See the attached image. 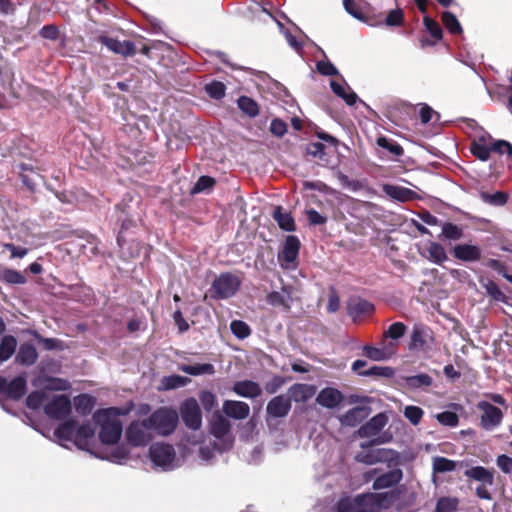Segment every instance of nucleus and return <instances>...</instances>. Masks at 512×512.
I'll use <instances>...</instances> for the list:
<instances>
[{
    "instance_id": "obj_1",
    "label": "nucleus",
    "mask_w": 512,
    "mask_h": 512,
    "mask_svg": "<svg viewBox=\"0 0 512 512\" xmlns=\"http://www.w3.org/2000/svg\"><path fill=\"white\" fill-rule=\"evenodd\" d=\"M134 407L130 402L127 407H109L97 410L93 414V421L100 426L99 439L104 444L113 445L118 443L123 432L120 416L127 415Z\"/></svg>"
},
{
    "instance_id": "obj_2",
    "label": "nucleus",
    "mask_w": 512,
    "mask_h": 512,
    "mask_svg": "<svg viewBox=\"0 0 512 512\" xmlns=\"http://www.w3.org/2000/svg\"><path fill=\"white\" fill-rule=\"evenodd\" d=\"M147 421L154 434L168 436L177 428L179 415L172 408L160 407L147 418Z\"/></svg>"
},
{
    "instance_id": "obj_3",
    "label": "nucleus",
    "mask_w": 512,
    "mask_h": 512,
    "mask_svg": "<svg viewBox=\"0 0 512 512\" xmlns=\"http://www.w3.org/2000/svg\"><path fill=\"white\" fill-rule=\"evenodd\" d=\"M363 450L357 453L355 459L367 465L376 463H386L389 468L397 466L399 463V453L386 448H369V445L361 444Z\"/></svg>"
},
{
    "instance_id": "obj_4",
    "label": "nucleus",
    "mask_w": 512,
    "mask_h": 512,
    "mask_svg": "<svg viewBox=\"0 0 512 512\" xmlns=\"http://www.w3.org/2000/svg\"><path fill=\"white\" fill-rule=\"evenodd\" d=\"M149 458L155 467L163 471H171L180 466V460L172 445L155 443L149 448Z\"/></svg>"
},
{
    "instance_id": "obj_5",
    "label": "nucleus",
    "mask_w": 512,
    "mask_h": 512,
    "mask_svg": "<svg viewBox=\"0 0 512 512\" xmlns=\"http://www.w3.org/2000/svg\"><path fill=\"white\" fill-rule=\"evenodd\" d=\"M210 434L215 438L216 448L222 453L232 448L233 436L231 434V424L220 414H215L210 422Z\"/></svg>"
},
{
    "instance_id": "obj_6",
    "label": "nucleus",
    "mask_w": 512,
    "mask_h": 512,
    "mask_svg": "<svg viewBox=\"0 0 512 512\" xmlns=\"http://www.w3.org/2000/svg\"><path fill=\"white\" fill-rule=\"evenodd\" d=\"M125 440L131 447H145L154 438V433L146 419L132 421L125 430Z\"/></svg>"
},
{
    "instance_id": "obj_7",
    "label": "nucleus",
    "mask_w": 512,
    "mask_h": 512,
    "mask_svg": "<svg viewBox=\"0 0 512 512\" xmlns=\"http://www.w3.org/2000/svg\"><path fill=\"white\" fill-rule=\"evenodd\" d=\"M241 280L238 276L225 272L221 273L212 283V297L214 299H228L239 290Z\"/></svg>"
},
{
    "instance_id": "obj_8",
    "label": "nucleus",
    "mask_w": 512,
    "mask_h": 512,
    "mask_svg": "<svg viewBox=\"0 0 512 512\" xmlns=\"http://www.w3.org/2000/svg\"><path fill=\"white\" fill-rule=\"evenodd\" d=\"M409 339V350L423 352L430 350L435 340L431 328L422 323L413 325Z\"/></svg>"
},
{
    "instance_id": "obj_9",
    "label": "nucleus",
    "mask_w": 512,
    "mask_h": 512,
    "mask_svg": "<svg viewBox=\"0 0 512 512\" xmlns=\"http://www.w3.org/2000/svg\"><path fill=\"white\" fill-rule=\"evenodd\" d=\"M477 409L481 412L480 426L485 431H493L498 428L503 421L504 414L502 410L488 401H479Z\"/></svg>"
},
{
    "instance_id": "obj_10",
    "label": "nucleus",
    "mask_w": 512,
    "mask_h": 512,
    "mask_svg": "<svg viewBox=\"0 0 512 512\" xmlns=\"http://www.w3.org/2000/svg\"><path fill=\"white\" fill-rule=\"evenodd\" d=\"M180 414L184 424L192 429L198 430L202 425V413L195 398L184 400L180 406Z\"/></svg>"
},
{
    "instance_id": "obj_11",
    "label": "nucleus",
    "mask_w": 512,
    "mask_h": 512,
    "mask_svg": "<svg viewBox=\"0 0 512 512\" xmlns=\"http://www.w3.org/2000/svg\"><path fill=\"white\" fill-rule=\"evenodd\" d=\"M70 412L71 401L66 395H55L44 405V413L51 419H64Z\"/></svg>"
},
{
    "instance_id": "obj_12",
    "label": "nucleus",
    "mask_w": 512,
    "mask_h": 512,
    "mask_svg": "<svg viewBox=\"0 0 512 512\" xmlns=\"http://www.w3.org/2000/svg\"><path fill=\"white\" fill-rule=\"evenodd\" d=\"M300 249V241L294 235L287 236L282 252L279 255V259L282 262V267L290 268L292 263H294L298 257Z\"/></svg>"
},
{
    "instance_id": "obj_13",
    "label": "nucleus",
    "mask_w": 512,
    "mask_h": 512,
    "mask_svg": "<svg viewBox=\"0 0 512 512\" xmlns=\"http://www.w3.org/2000/svg\"><path fill=\"white\" fill-rule=\"evenodd\" d=\"M291 410V401L288 396L278 395L273 397L267 404L266 411L270 417L282 418L288 415Z\"/></svg>"
},
{
    "instance_id": "obj_14",
    "label": "nucleus",
    "mask_w": 512,
    "mask_h": 512,
    "mask_svg": "<svg viewBox=\"0 0 512 512\" xmlns=\"http://www.w3.org/2000/svg\"><path fill=\"white\" fill-rule=\"evenodd\" d=\"M100 42L103 45H105L109 50L125 57L132 56L136 52L135 44L129 40L119 41L115 38L101 36Z\"/></svg>"
},
{
    "instance_id": "obj_15",
    "label": "nucleus",
    "mask_w": 512,
    "mask_h": 512,
    "mask_svg": "<svg viewBox=\"0 0 512 512\" xmlns=\"http://www.w3.org/2000/svg\"><path fill=\"white\" fill-rule=\"evenodd\" d=\"M222 411L229 418L243 420L249 416L250 407L243 401L225 400L222 405Z\"/></svg>"
},
{
    "instance_id": "obj_16",
    "label": "nucleus",
    "mask_w": 512,
    "mask_h": 512,
    "mask_svg": "<svg viewBox=\"0 0 512 512\" xmlns=\"http://www.w3.org/2000/svg\"><path fill=\"white\" fill-rule=\"evenodd\" d=\"M317 388L313 384L296 383L288 389V398L297 403H304L316 394Z\"/></svg>"
},
{
    "instance_id": "obj_17",
    "label": "nucleus",
    "mask_w": 512,
    "mask_h": 512,
    "mask_svg": "<svg viewBox=\"0 0 512 512\" xmlns=\"http://www.w3.org/2000/svg\"><path fill=\"white\" fill-rule=\"evenodd\" d=\"M343 399L344 396L339 390L326 387L318 393L316 402L324 408L334 409L341 404Z\"/></svg>"
},
{
    "instance_id": "obj_18",
    "label": "nucleus",
    "mask_w": 512,
    "mask_h": 512,
    "mask_svg": "<svg viewBox=\"0 0 512 512\" xmlns=\"http://www.w3.org/2000/svg\"><path fill=\"white\" fill-rule=\"evenodd\" d=\"M403 478V472L400 468H392L378 476L373 482L374 490H382L387 488H392L396 486Z\"/></svg>"
},
{
    "instance_id": "obj_19",
    "label": "nucleus",
    "mask_w": 512,
    "mask_h": 512,
    "mask_svg": "<svg viewBox=\"0 0 512 512\" xmlns=\"http://www.w3.org/2000/svg\"><path fill=\"white\" fill-rule=\"evenodd\" d=\"M232 391L243 398L255 399L262 393L261 386L252 380L236 381L232 386Z\"/></svg>"
},
{
    "instance_id": "obj_20",
    "label": "nucleus",
    "mask_w": 512,
    "mask_h": 512,
    "mask_svg": "<svg viewBox=\"0 0 512 512\" xmlns=\"http://www.w3.org/2000/svg\"><path fill=\"white\" fill-rule=\"evenodd\" d=\"M491 142L492 138L490 135H481L477 137L471 143V153L481 161H487L491 154Z\"/></svg>"
},
{
    "instance_id": "obj_21",
    "label": "nucleus",
    "mask_w": 512,
    "mask_h": 512,
    "mask_svg": "<svg viewBox=\"0 0 512 512\" xmlns=\"http://www.w3.org/2000/svg\"><path fill=\"white\" fill-rule=\"evenodd\" d=\"M383 191L388 197L399 202H407L418 198L416 192L403 186L385 184L383 185Z\"/></svg>"
},
{
    "instance_id": "obj_22",
    "label": "nucleus",
    "mask_w": 512,
    "mask_h": 512,
    "mask_svg": "<svg viewBox=\"0 0 512 512\" xmlns=\"http://www.w3.org/2000/svg\"><path fill=\"white\" fill-rule=\"evenodd\" d=\"M26 385V379L23 376H17L9 382L5 378L3 394L10 399L19 400L26 392Z\"/></svg>"
},
{
    "instance_id": "obj_23",
    "label": "nucleus",
    "mask_w": 512,
    "mask_h": 512,
    "mask_svg": "<svg viewBox=\"0 0 512 512\" xmlns=\"http://www.w3.org/2000/svg\"><path fill=\"white\" fill-rule=\"evenodd\" d=\"M369 415V408L357 406L348 410L339 417L340 423L344 426L356 427Z\"/></svg>"
},
{
    "instance_id": "obj_24",
    "label": "nucleus",
    "mask_w": 512,
    "mask_h": 512,
    "mask_svg": "<svg viewBox=\"0 0 512 512\" xmlns=\"http://www.w3.org/2000/svg\"><path fill=\"white\" fill-rule=\"evenodd\" d=\"M95 434L92 422H85L75 428V445L82 450H88L89 442Z\"/></svg>"
},
{
    "instance_id": "obj_25",
    "label": "nucleus",
    "mask_w": 512,
    "mask_h": 512,
    "mask_svg": "<svg viewBox=\"0 0 512 512\" xmlns=\"http://www.w3.org/2000/svg\"><path fill=\"white\" fill-rule=\"evenodd\" d=\"M453 254L455 258L466 262L478 261L481 258L480 248L470 244L456 245L453 249Z\"/></svg>"
},
{
    "instance_id": "obj_26",
    "label": "nucleus",
    "mask_w": 512,
    "mask_h": 512,
    "mask_svg": "<svg viewBox=\"0 0 512 512\" xmlns=\"http://www.w3.org/2000/svg\"><path fill=\"white\" fill-rule=\"evenodd\" d=\"M374 311V305L361 298L351 299L347 305V312L354 320L362 315L370 314Z\"/></svg>"
},
{
    "instance_id": "obj_27",
    "label": "nucleus",
    "mask_w": 512,
    "mask_h": 512,
    "mask_svg": "<svg viewBox=\"0 0 512 512\" xmlns=\"http://www.w3.org/2000/svg\"><path fill=\"white\" fill-rule=\"evenodd\" d=\"M387 420L385 414L379 413L359 429V434L366 437L374 436L386 426Z\"/></svg>"
},
{
    "instance_id": "obj_28",
    "label": "nucleus",
    "mask_w": 512,
    "mask_h": 512,
    "mask_svg": "<svg viewBox=\"0 0 512 512\" xmlns=\"http://www.w3.org/2000/svg\"><path fill=\"white\" fill-rule=\"evenodd\" d=\"M267 302L276 307L289 309L292 302L290 287H282L280 291H272L267 295Z\"/></svg>"
},
{
    "instance_id": "obj_29",
    "label": "nucleus",
    "mask_w": 512,
    "mask_h": 512,
    "mask_svg": "<svg viewBox=\"0 0 512 512\" xmlns=\"http://www.w3.org/2000/svg\"><path fill=\"white\" fill-rule=\"evenodd\" d=\"M330 87L333 93L344 100L347 105L353 106L358 101L357 94L345 82L339 83L332 80Z\"/></svg>"
},
{
    "instance_id": "obj_30",
    "label": "nucleus",
    "mask_w": 512,
    "mask_h": 512,
    "mask_svg": "<svg viewBox=\"0 0 512 512\" xmlns=\"http://www.w3.org/2000/svg\"><path fill=\"white\" fill-rule=\"evenodd\" d=\"M37 359L38 353L34 345L31 343H23L19 348L15 360L21 365L31 366L36 363Z\"/></svg>"
},
{
    "instance_id": "obj_31",
    "label": "nucleus",
    "mask_w": 512,
    "mask_h": 512,
    "mask_svg": "<svg viewBox=\"0 0 512 512\" xmlns=\"http://www.w3.org/2000/svg\"><path fill=\"white\" fill-rule=\"evenodd\" d=\"M464 475L470 479L490 486L494 483L493 473L483 466L471 467L464 472Z\"/></svg>"
},
{
    "instance_id": "obj_32",
    "label": "nucleus",
    "mask_w": 512,
    "mask_h": 512,
    "mask_svg": "<svg viewBox=\"0 0 512 512\" xmlns=\"http://www.w3.org/2000/svg\"><path fill=\"white\" fill-rule=\"evenodd\" d=\"M273 218L279 225V227L287 232L295 230V221L292 215L285 211L281 206L275 207L273 211Z\"/></svg>"
},
{
    "instance_id": "obj_33",
    "label": "nucleus",
    "mask_w": 512,
    "mask_h": 512,
    "mask_svg": "<svg viewBox=\"0 0 512 512\" xmlns=\"http://www.w3.org/2000/svg\"><path fill=\"white\" fill-rule=\"evenodd\" d=\"M130 450L126 445H118L105 455H97L100 459H106L112 463L123 464L129 458Z\"/></svg>"
},
{
    "instance_id": "obj_34",
    "label": "nucleus",
    "mask_w": 512,
    "mask_h": 512,
    "mask_svg": "<svg viewBox=\"0 0 512 512\" xmlns=\"http://www.w3.org/2000/svg\"><path fill=\"white\" fill-rule=\"evenodd\" d=\"M17 339L12 335H5L0 341V363L9 360L17 348Z\"/></svg>"
},
{
    "instance_id": "obj_35",
    "label": "nucleus",
    "mask_w": 512,
    "mask_h": 512,
    "mask_svg": "<svg viewBox=\"0 0 512 512\" xmlns=\"http://www.w3.org/2000/svg\"><path fill=\"white\" fill-rule=\"evenodd\" d=\"M179 370L189 374L191 376H199V375H212L215 373V368L210 363H203V364H182L179 366Z\"/></svg>"
},
{
    "instance_id": "obj_36",
    "label": "nucleus",
    "mask_w": 512,
    "mask_h": 512,
    "mask_svg": "<svg viewBox=\"0 0 512 512\" xmlns=\"http://www.w3.org/2000/svg\"><path fill=\"white\" fill-rule=\"evenodd\" d=\"M75 428L76 422L68 420L60 424L54 434L60 441H73L75 443Z\"/></svg>"
},
{
    "instance_id": "obj_37",
    "label": "nucleus",
    "mask_w": 512,
    "mask_h": 512,
    "mask_svg": "<svg viewBox=\"0 0 512 512\" xmlns=\"http://www.w3.org/2000/svg\"><path fill=\"white\" fill-rule=\"evenodd\" d=\"M238 108L250 118L259 114V107L256 101L248 96H241L237 100Z\"/></svg>"
},
{
    "instance_id": "obj_38",
    "label": "nucleus",
    "mask_w": 512,
    "mask_h": 512,
    "mask_svg": "<svg viewBox=\"0 0 512 512\" xmlns=\"http://www.w3.org/2000/svg\"><path fill=\"white\" fill-rule=\"evenodd\" d=\"M479 196L484 203L492 206H503L508 201V195L502 191H496L492 194L482 191Z\"/></svg>"
},
{
    "instance_id": "obj_39",
    "label": "nucleus",
    "mask_w": 512,
    "mask_h": 512,
    "mask_svg": "<svg viewBox=\"0 0 512 512\" xmlns=\"http://www.w3.org/2000/svg\"><path fill=\"white\" fill-rule=\"evenodd\" d=\"M21 179L23 184L28 187L30 190H33L36 186L37 178H40V175L33 170L28 164H21Z\"/></svg>"
},
{
    "instance_id": "obj_40",
    "label": "nucleus",
    "mask_w": 512,
    "mask_h": 512,
    "mask_svg": "<svg viewBox=\"0 0 512 512\" xmlns=\"http://www.w3.org/2000/svg\"><path fill=\"white\" fill-rule=\"evenodd\" d=\"M442 22L445 26V28L451 33V34H461L462 33V26L456 16L449 12L445 11L442 14Z\"/></svg>"
},
{
    "instance_id": "obj_41",
    "label": "nucleus",
    "mask_w": 512,
    "mask_h": 512,
    "mask_svg": "<svg viewBox=\"0 0 512 512\" xmlns=\"http://www.w3.org/2000/svg\"><path fill=\"white\" fill-rule=\"evenodd\" d=\"M463 235L462 229L453 224L451 222H446L442 226V232L439 235L440 239H448V240H459Z\"/></svg>"
},
{
    "instance_id": "obj_42",
    "label": "nucleus",
    "mask_w": 512,
    "mask_h": 512,
    "mask_svg": "<svg viewBox=\"0 0 512 512\" xmlns=\"http://www.w3.org/2000/svg\"><path fill=\"white\" fill-rule=\"evenodd\" d=\"M395 344L393 342H390L388 347L385 348H375V347H366V355L375 361H380L385 358H387L391 353L392 349L394 348Z\"/></svg>"
},
{
    "instance_id": "obj_43",
    "label": "nucleus",
    "mask_w": 512,
    "mask_h": 512,
    "mask_svg": "<svg viewBox=\"0 0 512 512\" xmlns=\"http://www.w3.org/2000/svg\"><path fill=\"white\" fill-rule=\"evenodd\" d=\"M190 380L180 375H170L162 379V388L164 390H171L184 387Z\"/></svg>"
},
{
    "instance_id": "obj_44",
    "label": "nucleus",
    "mask_w": 512,
    "mask_h": 512,
    "mask_svg": "<svg viewBox=\"0 0 512 512\" xmlns=\"http://www.w3.org/2000/svg\"><path fill=\"white\" fill-rule=\"evenodd\" d=\"M43 387L50 391H66L71 388V384L62 378L48 377L45 379Z\"/></svg>"
},
{
    "instance_id": "obj_45",
    "label": "nucleus",
    "mask_w": 512,
    "mask_h": 512,
    "mask_svg": "<svg viewBox=\"0 0 512 512\" xmlns=\"http://www.w3.org/2000/svg\"><path fill=\"white\" fill-rule=\"evenodd\" d=\"M459 501L454 497H440L437 500L435 512H455Z\"/></svg>"
},
{
    "instance_id": "obj_46",
    "label": "nucleus",
    "mask_w": 512,
    "mask_h": 512,
    "mask_svg": "<svg viewBox=\"0 0 512 512\" xmlns=\"http://www.w3.org/2000/svg\"><path fill=\"white\" fill-rule=\"evenodd\" d=\"M76 410L84 415L90 413L94 407V398L87 394L75 398Z\"/></svg>"
},
{
    "instance_id": "obj_47",
    "label": "nucleus",
    "mask_w": 512,
    "mask_h": 512,
    "mask_svg": "<svg viewBox=\"0 0 512 512\" xmlns=\"http://www.w3.org/2000/svg\"><path fill=\"white\" fill-rule=\"evenodd\" d=\"M407 327L402 322H395L391 324L387 330L384 331L383 336L385 338H389L392 341H398L401 337L404 336Z\"/></svg>"
},
{
    "instance_id": "obj_48",
    "label": "nucleus",
    "mask_w": 512,
    "mask_h": 512,
    "mask_svg": "<svg viewBox=\"0 0 512 512\" xmlns=\"http://www.w3.org/2000/svg\"><path fill=\"white\" fill-rule=\"evenodd\" d=\"M406 382L409 387L411 388H421V387H428L432 384L433 379L430 375L426 373H421L417 375L410 376L406 379Z\"/></svg>"
},
{
    "instance_id": "obj_49",
    "label": "nucleus",
    "mask_w": 512,
    "mask_h": 512,
    "mask_svg": "<svg viewBox=\"0 0 512 512\" xmlns=\"http://www.w3.org/2000/svg\"><path fill=\"white\" fill-rule=\"evenodd\" d=\"M456 463L453 460L445 457H435L433 459V471L435 473L451 472L455 470Z\"/></svg>"
},
{
    "instance_id": "obj_50",
    "label": "nucleus",
    "mask_w": 512,
    "mask_h": 512,
    "mask_svg": "<svg viewBox=\"0 0 512 512\" xmlns=\"http://www.w3.org/2000/svg\"><path fill=\"white\" fill-rule=\"evenodd\" d=\"M429 259L437 264H441L447 259L445 249L436 242H431L428 247Z\"/></svg>"
},
{
    "instance_id": "obj_51",
    "label": "nucleus",
    "mask_w": 512,
    "mask_h": 512,
    "mask_svg": "<svg viewBox=\"0 0 512 512\" xmlns=\"http://www.w3.org/2000/svg\"><path fill=\"white\" fill-rule=\"evenodd\" d=\"M404 12L400 8L390 10L384 20V24L388 27H399L404 23Z\"/></svg>"
},
{
    "instance_id": "obj_52",
    "label": "nucleus",
    "mask_w": 512,
    "mask_h": 512,
    "mask_svg": "<svg viewBox=\"0 0 512 512\" xmlns=\"http://www.w3.org/2000/svg\"><path fill=\"white\" fill-rule=\"evenodd\" d=\"M206 93L213 99L220 100L225 96L226 86L219 81H213L205 86Z\"/></svg>"
},
{
    "instance_id": "obj_53",
    "label": "nucleus",
    "mask_w": 512,
    "mask_h": 512,
    "mask_svg": "<svg viewBox=\"0 0 512 512\" xmlns=\"http://www.w3.org/2000/svg\"><path fill=\"white\" fill-rule=\"evenodd\" d=\"M403 414L412 425H418L421 422L424 411L418 406L409 405L404 408Z\"/></svg>"
},
{
    "instance_id": "obj_54",
    "label": "nucleus",
    "mask_w": 512,
    "mask_h": 512,
    "mask_svg": "<svg viewBox=\"0 0 512 512\" xmlns=\"http://www.w3.org/2000/svg\"><path fill=\"white\" fill-rule=\"evenodd\" d=\"M231 332L238 338V339H245L247 338L250 333V327L248 324H246L244 321L241 320H233L230 324Z\"/></svg>"
},
{
    "instance_id": "obj_55",
    "label": "nucleus",
    "mask_w": 512,
    "mask_h": 512,
    "mask_svg": "<svg viewBox=\"0 0 512 512\" xmlns=\"http://www.w3.org/2000/svg\"><path fill=\"white\" fill-rule=\"evenodd\" d=\"M47 399L44 391L31 392L26 398V405L33 410L39 409Z\"/></svg>"
},
{
    "instance_id": "obj_56",
    "label": "nucleus",
    "mask_w": 512,
    "mask_h": 512,
    "mask_svg": "<svg viewBox=\"0 0 512 512\" xmlns=\"http://www.w3.org/2000/svg\"><path fill=\"white\" fill-rule=\"evenodd\" d=\"M437 421L447 427H456L459 424V417L455 412L443 411L436 415Z\"/></svg>"
},
{
    "instance_id": "obj_57",
    "label": "nucleus",
    "mask_w": 512,
    "mask_h": 512,
    "mask_svg": "<svg viewBox=\"0 0 512 512\" xmlns=\"http://www.w3.org/2000/svg\"><path fill=\"white\" fill-rule=\"evenodd\" d=\"M215 185V179L210 176H201L193 186L191 193L198 194L206 192Z\"/></svg>"
},
{
    "instance_id": "obj_58",
    "label": "nucleus",
    "mask_w": 512,
    "mask_h": 512,
    "mask_svg": "<svg viewBox=\"0 0 512 512\" xmlns=\"http://www.w3.org/2000/svg\"><path fill=\"white\" fill-rule=\"evenodd\" d=\"M1 279L8 284H24L26 282L25 276L13 269H5L1 274Z\"/></svg>"
},
{
    "instance_id": "obj_59",
    "label": "nucleus",
    "mask_w": 512,
    "mask_h": 512,
    "mask_svg": "<svg viewBox=\"0 0 512 512\" xmlns=\"http://www.w3.org/2000/svg\"><path fill=\"white\" fill-rule=\"evenodd\" d=\"M377 143L380 147L387 149L395 156H401L404 152L403 148L397 142L387 139L386 137L378 138Z\"/></svg>"
},
{
    "instance_id": "obj_60",
    "label": "nucleus",
    "mask_w": 512,
    "mask_h": 512,
    "mask_svg": "<svg viewBox=\"0 0 512 512\" xmlns=\"http://www.w3.org/2000/svg\"><path fill=\"white\" fill-rule=\"evenodd\" d=\"M423 22H424V26H425L426 30L430 33V35L435 40L442 39V36H443L442 29H441L440 25L435 20L426 16V17H424Z\"/></svg>"
},
{
    "instance_id": "obj_61",
    "label": "nucleus",
    "mask_w": 512,
    "mask_h": 512,
    "mask_svg": "<svg viewBox=\"0 0 512 512\" xmlns=\"http://www.w3.org/2000/svg\"><path fill=\"white\" fill-rule=\"evenodd\" d=\"M277 25L281 31V33L284 34L288 44L297 52L302 50L303 44L297 38L284 27L283 23H281L279 20H276Z\"/></svg>"
},
{
    "instance_id": "obj_62",
    "label": "nucleus",
    "mask_w": 512,
    "mask_h": 512,
    "mask_svg": "<svg viewBox=\"0 0 512 512\" xmlns=\"http://www.w3.org/2000/svg\"><path fill=\"white\" fill-rule=\"evenodd\" d=\"M199 399L203 408L208 412L212 411L217 404L216 396L210 391H202L199 394Z\"/></svg>"
},
{
    "instance_id": "obj_63",
    "label": "nucleus",
    "mask_w": 512,
    "mask_h": 512,
    "mask_svg": "<svg viewBox=\"0 0 512 512\" xmlns=\"http://www.w3.org/2000/svg\"><path fill=\"white\" fill-rule=\"evenodd\" d=\"M491 152H495L500 155H503V154L512 155V144L505 140H496V141L492 140Z\"/></svg>"
},
{
    "instance_id": "obj_64",
    "label": "nucleus",
    "mask_w": 512,
    "mask_h": 512,
    "mask_svg": "<svg viewBox=\"0 0 512 512\" xmlns=\"http://www.w3.org/2000/svg\"><path fill=\"white\" fill-rule=\"evenodd\" d=\"M317 71L324 76L338 75L337 68L328 60L318 61L316 64Z\"/></svg>"
}]
</instances>
